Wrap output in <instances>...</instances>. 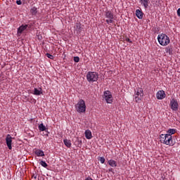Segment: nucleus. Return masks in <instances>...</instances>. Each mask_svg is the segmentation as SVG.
Here are the masks:
<instances>
[{"instance_id": "nucleus-15", "label": "nucleus", "mask_w": 180, "mask_h": 180, "mask_svg": "<svg viewBox=\"0 0 180 180\" xmlns=\"http://www.w3.org/2000/svg\"><path fill=\"white\" fill-rule=\"evenodd\" d=\"M33 94L37 96H39V95H41V94H43V89H41V88L40 89L34 88Z\"/></svg>"}, {"instance_id": "nucleus-20", "label": "nucleus", "mask_w": 180, "mask_h": 180, "mask_svg": "<svg viewBox=\"0 0 180 180\" xmlns=\"http://www.w3.org/2000/svg\"><path fill=\"white\" fill-rule=\"evenodd\" d=\"M38 129L40 131H46V130H47V128H46V126H44L43 123L38 126Z\"/></svg>"}, {"instance_id": "nucleus-8", "label": "nucleus", "mask_w": 180, "mask_h": 180, "mask_svg": "<svg viewBox=\"0 0 180 180\" xmlns=\"http://www.w3.org/2000/svg\"><path fill=\"white\" fill-rule=\"evenodd\" d=\"M179 106V104H178V101H176V99L172 98L170 101V107L172 110L176 112L178 110Z\"/></svg>"}, {"instance_id": "nucleus-10", "label": "nucleus", "mask_w": 180, "mask_h": 180, "mask_svg": "<svg viewBox=\"0 0 180 180\" xmlns=\"http://www.w3.org/2000/svg\"><path fill=\"white\" fill-rule=\"evenodd\" d=\"M165 96H167V94H165V91L164 90H160L156 94V98L160 101L165 99Z\"/></svg>"}, {"instance_id": "nucleus-24", "label": "nucleus", "mask_w": 180, "mask_h": 180, "mask_svg": "<svg viewBox=\"0 0 180 180\" xmlns=\"http://www.w3.org/2000/svg\"><path fill=\"white\" fill-rule=\"evenodd\" d=\"M98 161H100V162L101 164H105V158L103 157H100V158L98 159Z\"/></svg>"}, {"instance_id": "nucleus-23", "label": "nucleus", "mask_w": 180, "mask_h": 180, "mask_svg": "<svg viewBox=\"0 0 180 180\" xmlns=\"http://www.w3.org/2000/svg\"><path fill=\"white\" fill-rule=\"evenodd\" d=\"M166 53H169V54H172V48L167 46L166 48Z\"/></svg>"}, {"instance_id": "nucleus-16", "label": "nucleus", "mask_w": 180, "mask_h": 180, "mask_svg": "<svg viewBox=\"0 0 180 180\" xmlns=\"http://www.w3.org/2000/svg\"><path fill=\"white\" fill-rule=\"evenodd\" d=\"M85 137L87 140H91V139H92V132L91 130L87 129L85 131Z\"/></svg>"}, {"instance_id": "nucleus-9", "label": "nucleus", "mask_w": 180, "mask_h": 180, "mask_svg": "<svg viewBox=\"0 0 180 180\" xmlns=\"http://www.w3.org/2000/svg\"><path fill=\"white\" fill-rule=\"evenodd\" d=\"M12 136L8 134L6 138V143L9 150H12Z\"/></svg>"}, {"instance_id": "nucleus-4", "label": "nucleus", "mask_w": 180, "mask_h": 180, "mask_svg": "<svg viewBox=\"0 0 180 180\" xmlns=\"http://www.w3.org/2000/svg\"><path fill=\"white\" fill-rule=\"evenodd\" d=\"M99 79V75L96 72H89L86 74V79L90 84L92 82H96Z\"/></svg>"}, {"instance_id": "nucleus-19", "label": "nucleus", "mask_w": 180, "mask_h": 180, "mask_svg": "<svg viewBox=\"0 0 180 180\" xmlns=\"http://www.w3.org/2000/svg\"><path fill=\"white\" fill-rule=\"evenodd\" d=\"M63 143L65 146H66V147H68V148H71V146H72L71 141L68 139H64Z\"/></svg>"}, {"instance_id": "nucleus-14", "label": "nucleus", "mask_w": 180, "mask_h": 180, "mask_svg": "<svg viewBox=\"0 0 180 180\" xmlns=\"http://www.w3.org/2000/svg\"><path fill=\"white\" fill-rule=\"evenodd\" d=\"M108 164L112 168H116V167H117V162L113 160H108Z\"/></svg>"}, {"instance_id": "nucleus-32", "label": "nucleus", "mask_w": 180, "mask_h": 180, "mask_svg": "<svg viewBox=\"0 0 180 180\" xmlns=\"http://www.w3.org/2000/svg\"><path fill=\"white\" fill-rule=\"evenodd\" d=\"M127 41H128V43H131V40H130V39H127Z\"/></svg>"}, {"instance_id": "nucleus-17", "label": "nucleus", "mask_w": 180, "mask_h": 180, "mask_svg": "<svg viewBox=\"0 0 180 180\" xmlns=\"http://www.w3.org/2000/svg\"><path fill=\"white\" fill-rule=\"evenodd\" d=\"M34 154H36L37 157H44V152L40 149L36 150Z\"/></svg>"}, {"instance_id": "nucleus-27", "label": "nucleus", "mask_w": 180, "mask_h": 180, "mask_svg": "<svg viewBox=\"0 0 180 180\" xmlns=\"http://www.w3.org/2000/svg\"><path fill=\"white\" fill-rule=\"evenodd\" d=\"M76 27L78 32H81V24H77Z\"/></svg>"}, {"instance_id": "nucleus-30", "label": "nucleus", "mask_w": 180, "mask_h": 180, "mask_svg": "<svg viewBox=\"0 0 180 180\" xmlns=\"http://www.w3.org/2000/svg\"><path fill=\"white\" fill-rule=\"evenodd\" d=\"M177 15L180 17V8L177 10Z\"/></svg>"}, {"instance_id": "nucleus-5", "label": "nucleus", "mask_w": 180, "mask_h": 180, "mask_svg": "<svg viewBox=\"0 0 180 180\" xmlns=\"http://www.w3.org/2000/svg\"><path fill=\"white\" fill-rule=\"evenodd\" d=\"M143 96H144V93L143 92V89L138 88L135 90V101L140 102L143 99Z\"/></svg>"}, {"instance_id": "nucleus-7", "label": "nucleus", "mask_w": 180, "mask_h": 180, "mask_svg": "<svg viewBox=\"0 0 180 180\" xmlns=\"http://www.w3.org/2000/svg\"><path fill=\"white\" fill-rule=\"evenodd\" d=\"M105 18H107L106 23L108 25L113 23V13H112L110 11H108L105 12Z\"/></svg>"}, {"instance_id": "nucleus-33", "label": "nucleus", "mask_w": 180, "mask_h": 180, "mask_svg": "<svg viewBox=\"0 0 180 180\" xmlns=\"http://www.w3.org/2000/svg\"><path fill=\"white\" fill-rule=\"evenodd\" d=\"M109 172H113V169L112 168H110L108 169Z\"/></svg>"}, {"instance_id": "nucleus-18", "label": "nucleus", "mask_w": 180, "mask_h": 180, "mask_svg": "<svg viewBox=\"0 0 180 180\" xmlns=\"http://www.w3.org/2000/svg\"><path fill=\"white\" fill-rule=\"evenodd\" d=\"M176 133V129H169L167 131V134L168 136H172V134H175Z\"/></svg>"}, {"instance_id": "nucleus-29", "label": "nucleus", "mask_w": 180, "mask_h": 180, "mask_svg": "<svg viewBox=\"0 0 180 180\" xmlns=\"http://www.w3.org/2000/svg\"><path fill=\"white\" fill-rule=\"evenodd\" d=\"M32 178H34V179H37V174H34L32 175Z\"/></svg>"}, {"instance_id": "nucleus-22", "label": "nucleus", "mask_w": 180, "mask_h": 180, "mask_svg": "<svg viewBox=\"0 0 180 180\" xmlns=\"http://www.w3.org/2000/svg\"><path fill=\"white\" fill-rule=\"evenodd\" d=\"M40 165H41V167H44V168H47L48 165L46 162H44V160H41L40 161Z\"/></svg>"}, {"instance_id": "nucleus-13", "label": "nucleus", "mask_w": 180, "mask_h": 180, "mask_svg": "<svg viewBox=\"0 0 180 180\" xmlns=\"http://www.w3.org/2000/svg\"><path fill=\"white\" fill-rule=\"evenodd\" d=\"M140 4L145 8V9H147V8H148V4H150V0H140Z\"/></svg>"}, {"instance_id": "nucleus-31", "label": "nucleus", "mask_w": 180, "mask_h": 180, "mask_svg": "<svg viewBox=\"0 0 180 180\" xmlns=\"http://www.w3.org/2000/svg\"><path fill=\"white\" fill-rule=\"evenodd\" d=\"M77 141L79 144H82V141H81L79 139L77 138Z\"/></svg>"}, {"instance_id": "nucleus-25", "label": "nucleus", "mask_w": 180, "mask_h": 180, "mask_svg": "<svg viewBox=\"0 0 180 180\" xmlns=\"http://www.w3.org/2000/svg\"><path fill=\"white\" fill-rule=\"evenodd\" d=\"M46 57H48V58H50L51 60H54V56L50 53H46Z\"/></svg>"}, {"instance_id": "nucleus-2", "label": "nucleus", "mask_w": 180, "mask_h": 180, "mask_svg": "<svg viewBox=\"0 0 180 180\" xmlns=\"http://www.w3.org/2000/svg\"><path fill=\"white\" fill-rule=\"evenodd\" d=\"M158 41L160 46H168L169 43H171V40L169 39V37L165 34H160L158 36Z\"/></svg>"}, {"instance_id": "nucleus-3", "label": "nucleus", "mask_w": 180, "mask_h": 180, "mask_svg": "<svg viewBox=\"0 0 180 180\" xmlns=\"http://www.w3.org/2000/svg\"><path fill=\"white\" fill-rule=\"evenodd\" d=\"M75 109L78 113H85V111L86 110L85 101L82 99L79 100L75 105Z\"/></svg>"}, {"instance_id": "nucleus-26", "label": "nucleus", "mask_w": 180, "mask_h": 180, "mask_svg": "<svg viewBox=\"0 0 180 180\" xmlns=\"http://www.w3.org/2000/svg\"><path fill=\"white\" fill-rule=\"evenodd\" d=\"M73 60L75 63H79V57L78 56H75Z\"/></svg>"}, {"instance_id": "nucleus-11", "label": "nucleus", "mask_w": 180, "mask_h": 180, "mask_svg": "<svg viewBox=\"0 0 180 180\" xmlns=\"http://www.w3.org/2000/svg\"><path fill=\"white\" fill-rule=\"evenodd\" d=\"M28 25H21L18 28L17 30V33L18 34V36H20V34H22V33H23V32H25V30H26V29H27Z\"/></svg>"}, {"instance_id": "nucleus-21", "label": "nucleus", "mask_w": 180, "mask_h": 180, "mask_svg": "<svg viewBox=\"0 0 180 180\" xmlns=\"http://www.w3.org/2000/svg\"><path fill=\"white\" fill-rule=\"evenodd\" d=\"M30 13H32V15H36V13H37V8L32 7L30 10Z\"/></svg>"}, {"instance_id": "nucleus-28", "label": "nucleus", "mask_w": 180, "mask_h": 180, "mask_svg": "<svg viewBox=\"0 0 180 180\" xmlns=\"http://www.w3.org/2000/svg\"><path fill=\"white\" fill-rule=\"evenodd\" d=\"M16 4H17V5H21V4H22V1H20V0H17V1H16Z\"/></svg>"}, {"instance_id": "nucleus-12", "label": "nucleus", "mask_w": 180, "mask_h": 180, "mask_svg": "<svg viewBox=\"0 0 180 180\" xmlns=\"http://www.w3.org/2000/svg\"><path fill=\"white\" fill-rule=\"evenodd\" d=\"M135 14L138 19H143V16H144V13L140 9H136L135 11Z\"/></svg>"}, {"instance_id": "nucleus-6", "label": "nucleus", "mask_w": 180, "mask_h": 180, "mask_svg": "<svg viewBox=\"0 0 180 180\" xmlns=\"http://www.w3.org/2000/svg\"><path fill=\"white\" fill-rule=\"evenodd\" d=\"M103 98L107 103H112V102H113V97L112 96V93L110 91H105L103 92Z\"/></svg>"}, {"instance_id": "nucleus-1", "label": "nucleus", "mask_w": 180, "mask_h": 180, "mask_svg": "<svg viewBox=\"0 0 180 180\" xmlns=\"http://www.w3.org/2000/svg\"><path fill=\"white\" fill-rule=\"evenodd\" d=\"M160 141L166 146H174L175 144V141L172 140V136L167 134L160 135Z\"/></svg>"}]
</instances>
